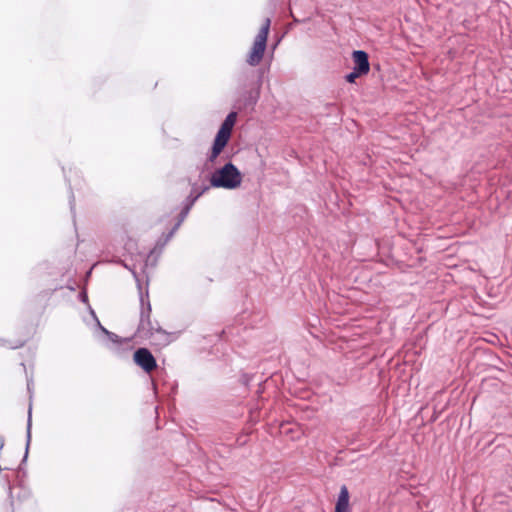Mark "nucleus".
Segmentation results:
<instances>
[{
	"label": "nucleus",
	"mask_w": 512,
	"mask_h": 512,
	"mask_svg": "<svg viewBox=\"0 0 512 512\" xmlns=\"http://www.w3.org/2000/svg\"><path fill=\"white\" fill-rule=\"evenodd\" d=\"M2 481L7 486L9 498H12V485H11V481H10L8 475H3Z\"/></svg>",
	"instance_id": "obj_19"
},
{
	"label": "nucleus",
	"mask_w": 512,
	"mask_h": 512,
	"mask_svg": "<svg viewBox=\"0 0 512 512\" xmlns=\"http://www.w3.org/2000/svg\"><path fill=\"white\" fill-rule=\"evenodd\" d=\"M364 74L360 73L356 69L352 68V71L345 75V80L348 83H355L356 79L363 76Z\"/></svg>",
	"instance_id": "obj_17"
},
{
	"label": "nucleus",
	"mask_w": 512,
	"mask_h": 512,
	"mask_svg": "<svg viewBox=\"0 0 512 512\" xmlns=\"http://www.w3.org/2000/svg\"><path fill=\"white\" fill-rule=\"evenodd\" d=\"M244 105L245 106H253L257 103L259 98V90L260 88L254 87V89L248 88L244 89Z\"/></svg>",
	"instance_id": "obj_13"
},
{
	"label": "nucleus",
	"mask_w": 512,
	"mask_h": 512,
	"mask_svg": "<svg viewBox=\"0 0 512 512\" xmlns=\"http://www.w3.org/2000/svg\"><path fill=\"white\" fill-rule=\"evenodd\" d=\"M236 120L237 112L231 111L222 122L213 140L211 151L207 158L209 162L214 163L224 148L227 146Z\"/></svg>",
	"instance_id": "obj_3"
},
{
	"label": "nucleus",
	"mask_w": 512,
	"mask_h": 512,
	"mask_svg": "<svg viewBox=\"0 0 512 512\" xmlns=\"http://www.w3.org/2000/svg\"><path fill=\"white\" fill-rule=\"evenodd\" d=\"M292 17H293V21H294L295 23H300V20H298L296 17H294V15H293V14H292Z\"/></svg>",
	"instance_id": "obj_24"
},
{
	"label": "nucleus",
	"mask_w": 512,
	"mask_h": 512,
	"mask_svg": "<svg viewBox=\"0 0 512 512\" xmlns=\"http://www.w3.org/2000/svg\"><path fill=\"white\" fill-rule=\"evenodd\" d=\"M78 299L80 302L84 303V304H89V301H88V294H87V291L86 289H82L79 294H78Z\"/></svg>",
	"instance_id": "obj_20"
},
{
	"label": "nucleus",
	"mask_w": 512,
	"mask_h": 512,
	"mask_svg": "<svg viewBox=\"0 0 512 512\" xmlns=\"http://www.w3.org/2000/svg\"><path fill=\"white\" fill-rule=\"evenodd\" d=\"M4 447V438L0 436V451L3 449Z\"/></svg>",
	"instance_id": "obj_23"
},
{
	"label": "nucleus",
	"mask_w": 512,
	"mask_h": 512,
	"mask_svg": "<svg viewBox=\"0 0 512 512\" xmlns=\"http://www.w3.org/2000/svg\"><path fill=\"white\" fill-rule=\"evenodd\" d=\"M349 500V490L346 485H342L335 503L334 512H351Z\"/></svg>",
	"instance_id": "obj_10"
},
{
	"label": "nucleus",
	"mask_w": 512,
	"mask_h": 512,
	"mask_svg": "<svg viewBox=\"0 0 512 512\" xmlns=\"http://www.w3.org/2000/svg\"><path fill=\"white\" fill-rule=\"evenodd\" d=\"M270 26L271 20L270 18H266L258 34L256 35L252 48L248 54L246 61L250 66H257L262 61L267 47V39Z\"/></svg>",
	"instance_id": "obj_4"
},
{
	"label": "nucleus",
	"mask_w": 512,
	"mask_h": 512,
	"mask_svg": "<svg viewBox=\"0 0 512 512\" xmlns=\"http://www.w3.org/2000/svg\"><path fill=\"white\" fill-rule=\"evenodd\" d=\"M210 186L199 187L197 183L192 184L190 194L183 201L185 204L193 207L195 202L209 190Z\"/></svg>",
	"instance_id": "obj_11"
},
{
	"label": "nucleus",
	"mask_w": 512,
	"mask_h": 512,
	"mask_svg": "<svg viewBox=\"0 0 512 512\" xmlns=\"http://www.w3.org/2000/svg\"><path fill=\"white\" fill-rule=\"evenodd\" d=\"M63 172H65L64 169H63ZM64 177H65L66 182L68 183V187H69V190H70V194H69L70 210H71V213L73 214V217H75V196H74V193L72 191L70 180L68 179L66 173H64Z\"/></svg>",
	"instance_id": "obj_16"
},
{
	"label": "nucleus",
	"mask_w": 512,
	"mask_h": 512,
	"mask_svg": "<svg viewBox=\"0 0 512 512\" xmlns=\"http://www.w3.org/2000/svg\"><path fill=\"white\" fill-rule=\"evenodd\" d=\"M242 173L231 161L214 170L209 178L210 187L234 190L241 186Z\"/></svg>",
	"instance_id": "obj_2"
},
{
	"label": "nucleus",
	"mask_w": 512,
	"mask_h": 512,
	"mask_svg": "<svg viewBox=\"0 0 512 512\" xmlns=\"http://www.w3.org/2000/svg\"><path fill=\"white\" fill-rule=\"evenodd\" d=\"M139 300L141 306L140 319L136 333L145 339H150L154 334H159L163 338L162 343L168 344L170 342L169 334L158 323H156V326L152 323V307L149 301L148 290H146L145 295L143 292L139 294Z\"/></svg>",
	"instance_id": "obj_1"
},
{
	"label": "nucleus",
	"mask_w": 512,
	"mask_h": 512,
	"mask_svg": "<svg viewBox=\"0 0 512 512\" xmlns=\"http://www.w3.org/2000/svg\"><path fill=\"white\" fill-rule=\"evenodd\" d=\"M34 390V382L32 378L27 379V391L29 393L30 398V404L28 407V418H27V426H26V445H25V453L22 458V461L18 467V472H23L25 474L24 469L22 468V465L26 463L31 443V428H32V398H33V391Z\"/></svg>",
	"instance_id": "obj_7"
},
{
	"label": "nucleus",
	"mask_w": 512,
	"mask_h": 512,
	"mask_svg": "<svg viewBox=\"0 0 512 512\" xmlns=\"http://www.w3.org/2000/svg\"><path fill=\"white\" fill-rule=\"evenodd\" d=\"M87 306H88V310H89L90 315L92 316V318L95 320L96 324L98 325V322H100V321H99L95 311L93 310V308L91 307L90 304H88Z\"/></svg>",
	"instance_id": "obj_22"
},
{
	"label": "nucleus",
	"mask_w": 512,
	"mask_h": 512,
	"mask_svg": "<svg viewBox=\"0 0 512 512\" xmlns=\"http://www.w3.org/2000/svg\"><path fill=\"white\" fill-rule=\"evenodd\" d=\"M87 306H88V310H89L90 315L92 316V318L95 320L96 324L98 325V322H100V321H99L95 311L93 310V308L91 307L90 304H88Z\"/></svg>",
	"instance_id": "obj_21"
},
{
	"label": "nucleus",
	"mask_w": 512,
	"mask_h": 512,
	"mask_svg": "<svg viewBox=\"0 0 512 512\" xmlns=\"http://www.w3.org/2000/svg\"><path fill=\"white\" fill-rule=\"evenodd\" d=\"M69 289L74 290L75 288L73 287V285H70Z\"/></svg>",
	"instance_id": "obj_26"
},
{
	"label": "nucleus",
	"mask_w": 512,
	"mask_h": 512,
	"mask_svg": "<svg viewBox=\"0 0 512 512\" xmlns=\"http://www.w3.org/2000/svg\"><path fill=\"white\" fill-rule=\"evenodd\" d=\"M191 209H192V207H190L189 205H187L184 202H182L181 211L178 214L176 223L173 225L171 230L168 232V237H173L175 232L179 229V227L181 226V224L183 223L185 218L188 216V214H189Z\"/></svg>",
	"instance_id": "obj_12"
},
{
	"label": "nucleus",
	"mask_w": 512,
	"mask_h": 512,
	"mask_svg": "<svg viewBox=\"0 0 512 512\" xmlns=\"http://www.w3.org/2000/svg\"><path fill=\"white\" fill-rule=\"evenodd\" d=\"M21 346H23V343H20L19 345H16L13 348H18V347H21Z\"/></svg>",
	"instance_id": "obj_25"
},
{
	"label": "nucleus",
	"mask_w": 512,
	"mask_h": 512,
	"mask_svg": "<svg viewBox=\"0 0 512 512\" xmlns=\"http://www.w3.org/2000/svg\"><path fill=\"white\" fill-rule=\"evenodd\" d=\"M122 264H123V266H124L126 269H128V270L132 273V275H133V277H134V279H135V281H136V283H137V287H138V290H139V294H140L141 292H143L142 282H141V279H140L139 274H138V272H137L136 264H135V263H133V264H128V263H126V262H123Z\"/></svg>",
	"instance_id": "obj_14"
},
{
	"label": "nucleus",
	"mask_w": 512,
	"mask_h": 512,
	"mask_svg": "<svg viewBox=\"0 0 512 512\" xmlns=\"http://www.w3.org/2000/svg\"><path fill=\"white\" fill-rule=\"evenodd\" d=\"M98 328L107 336L108 340L114 344L121 345L123 343V339H121L117 334L107 330L104 326L98 322Z\"/></svg>",
	"instance_id": "obj_15"
},
{
	"label": "nucleus",
	"mask_w": 512,
	"mask_h": 512,
	"mask_svg": "<svg viewBox=\"0 0 512 512\" xmlns=\"http://www.w3.org/2000/svg\"><path fill=\"white\" fill-rule=\"evenodd\" d=\"M134 363L144 372L151 373L157 368V361L152 352L146 347H140L133 354Z\"/></svg>",
	"instance_id": "obj_6"
},
{
	"label": "nucleus",
	"mask_w": 512,
	"mask_h": 512,
	"mask_svg": "<svg viewBox=\"0 0 512 512\" xmlns=\"http://www.w3.org/2000/svg\"><path fill=\"white\" fill-rule=\"evenodd\" d=\"M171 238L172 237H168V233L163 235L162 237H160L157 240L154 249L150 250L148 254H145V253H142V252H135L134 253L133 250L137 249V244L132 239H129L125 243L124 249L127 252H129V254L131 255V259L132 260L139 261L141 263V270L144 272L145 268L147 267V263H148V260H149L150 256L152 254H154L156 251H158V253H161L162 249L164 248V246L168 243V241Z\"/></svg>",
	"instance_id": "obj_5"
},
{
	"label": "nucleus",
	"mask_w": 512,
	"mask_h": 512,
	"mask_svg": "<svg viewBox=\"0 0 512 512\" xmlns=\"http://www.w3.org/2000/svg\"><path fill=\"white\" fill-rule=\"evenodd\" d=\"M262 69H243L238 75V83L243 89H254V87L260 88L263 78Z\"/></svg>",
	"instance_id": "obj_8"
},
{
	"label": "nucleus",
	"mask_w": 512,
	"mask_h": 512,
	"mask_svg": "<svg viewBox=\"0 0 512 512\" xmlns=\"http://www.w3.org/2000/svg\"><path fill=\"white\" fill-rule=\"evenodd\" d=\"M253 377H254V375H252V374L243 373V374L241 375L240 381H241V383H242L244 386L248 387V386H249V384H250V382L252 381Z\"/></svg>",
	"instance_id": "obj_18"
},
{
	"label": "nucleus",
	"mask_w": 512,
	"mask_h": 512,
	"mask_svg": "<svg viewBox=\"0 0 512 512\" xmlns=\"http://www.w3.org/2000/svg\"><path fill=\"white\" fill-rule=\"evenodd\" d=\"M353 68L366 75L370 71L369 55L364 50H354L352 52Z\"/></svg>",
	"instance_id": "obj_9"
}]
</instances>
